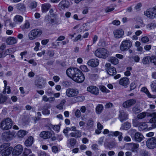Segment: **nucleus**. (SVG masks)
Segmentation results:
<instances>
[{"label": "nucleus", "instance_id": "nucleus-45", "mask_svg": "<svg viewBox=\"0 0 156 156\" xmlns=\"http://www.w3.org/2000/svg\"><path fill=\"white\" fill-rule=\"evenodd\" d=\"M116 145V143L115 142H112L108 143L107 145L104 144L106 147L112 148L114 147Z\"/></svg>", "mask_w": 156, "mask_h": 156}, {"label": "nucleus", "instance_id": "nucleus-33", "mask_svg": "<svg viewBox=\"0 0 156 156\" xmlns=\"http://www.w3.org/2000/svg\"><path fill=\"white\" fill-rule=\"evenodd\" d=\"M51 6L49 3L44 4L42 5V11L43 12H47Z\"/></svg>", "mask_w": 156, "mask_h": 156}, {"label": "nucleus", "instance_id": "nucleus-53", "mask_svg": "<svg viewBox=\"0 0 156 156\" xmlns=\"http://www.w3.org/2000/svg\"><path fill=\"white\" fill-rule=\"evenodd\" d=\"M62 84L63 86L65 87H69L71 85V83L70 82L66 80L63 81Z\"/></svg>", "mask_w": 156, "mask_h": 156}, {"label": "nucleus", "instance_id": "nucleus-24", "mask_svg": "<svg viewBox=\"0 0 156 156\" xmlns=\"http://www.w3.org/2000/svg\"><path fill=\"white\" fill-rule=\"evenodd\" d=\"M17 39L13 37H9L6 40V43L7 44L12 45L15 44L17 43Z\"/></svg>", "mask_w": 156, "mask_h": 156}, {"label": "nucleus", "instance_id": "nucleus-23", "mask_svg": "<svg viewBox=\"0 0 156 156\" xmlns=\"http://www.w3.org/2000/svg\"><path fill=\"white\" fill-rule=\"evenodd\" d=\"M128 119V115L124 111L121 112L119 116V119L120 121L123 122Z\"/></svg>", "mask_w": 156, "mask_h": 156}, {"label": "nucleus", "instance_id": "nucleus-9", "mask_svg": "<svg viewBox=\"0 0 156 156\" xmlns=\"http://www.w3.org/2000/svg\"><path fill=\"white\" fill-rule=\"evenodd\" d=\"M15 134V133L14 131H6L2 133V137L3 139L8 141L11 139Z\"/></svg>", "mask_w": 156, "mask_h": 156}, {"label": "nucleus", "instance_id": "nucleus-29", "mask_svg": "<svg viewBox=\"0 0 156 156\" xmlns=\"http://www.w3.org/2000/svg\"><path fill=\"white\" fill-rule=\"evenodd\" d=\"M51 106L50 105H46L44 106L43 109L42 113L44 115H48L50 114L49 110H48V108H50Z\"/></svg>", "mask_w": 156, "mask_h": 156}, {"label": "nucleus", "instance_id": "nucleus-20", "mask_svg": "<svg viewBox=\"0 0 156 156\" xmlns=\"http://www.w3.org/2000/svg\"><path fill=\"white\" fill-rule=\"evenodd\" d=\"M51 136V133L48 131H43L40 134V136L44 139L49 138Z\"/></svg>", "mask_w": 156, "mask_h": 156}, {"label": "nucleus", "instance_id": "nucleus-30", "mask_svg": "<svg viewBox=\"0 0 156 156\" xmlns=\"http://www.w3.org/2000/svg\"><path fill=\"white\" fill-rule=\"evenodd\" d=\"M131 126V123L129 122H126L122 124L120 127V129L127 130L130 128Z\"/></svg>", "mask_w": 156, "mask_h": 156}, {"label": "nucleus", "instance_id": "nucleus-43", "mask_svg": "<svg viewBox=\"0 0 156 156\" xmlns=\"http://www.w3.org/2000/svg\"><path fill=\"white\" fill-rule=\"evenodd\" d=\"M10 144L8 143H4L0 146V151H1V149H6L9 147H10Z\"/></svg>", "mask_w": 156, "mask_h": 156}, {"label": "nucleus", "instance_id": "nucleus-11", "mask_svg": "<svg viewBox=\"0 0 156 156\" xmlns=\"http://www.w3.org/2000/svg\"><path fill=\"white\" fill-rule=\"evenodd\" d=\"M107 67L106 69L107 73L111 76H113L116 73V70L115 68L111 66V64L110 63H107L105 65Z\"/></svg>", "mask_w": 156, "mask_h": 156}, {"label": "nucleus", "instance_id": "nucleus-5", "mask_svg": "<svg viewBox=\"0 0 156 156\" xmlns=\"http://www.w3.org/2000/svg\"><path fill=\"white\" fill-rule=\"evenodd\" d=\"M72 80L78 83L83 82L85 79L84 76L82 72L78 69L75 75L73 77Z\"/></svg>", "mask_w": 156, "mask_h": 156}, {"label": "nucleus", "instance_id": "nucleus-36", "mask_svg": "<svg viewBox=\"0 0 156 156\" xmlns=\"http://www.w3.org/2000/svg\"><path fill=\"white\" fill-rule=\"evenodd\" d=\"M94 124V121L92 119H90L88 120L86 122V127L88 129H90L93 126Z\"/></svg>", "mask_w": 156, "mask_h": 156}, {"label": "nucleus", "instance_id": "nucleus-48", "mask_svg": "<svg viewBox=\"0 0 156 156\" xmlns=\"http://www.w3.org/2000/svg\"><path fill=\"white\" fill-rule=\"evenodd\" d=\"M132 111L135 114L138 113L140 112L141 110L137 105H135L134 107L132 108Z\"/></svg>", "mask_w": 156, "mask_h": 156}, {"label": "nucleus", "instance_id": "nucleus-38", "mask_svg": "<svg viewBox=\"0 0 156 156\" xmlns=\"http://www.w3.org/2000/svg\"><path fill=\"white\" fill-rule=\"evenodd\" d=\"M147 125L145 122H141L138 126V129L140 131H142L147 128Z\"/></svg>", "mask_w": 156, "mask_h": 156}, {"label": "nucleus", "instance_id": "nucleus-40", "mask_svg": "<svg viewBox=\"0 0 156 156\" xmlns=\"http://www.w3.org/2000/svg\"><path fill=\"white\" fill-rule=\"evenodd\" d=\"M68 144H69L71 147H73L76 144V139L73 138H71L68 140Z\"/></svg>", "mask_w": 156, "mask_h": 156}, {"label": "nucleus", "instance_id": "nucleus-37", "mask_svg": "<svg viewBox=\"0 0 156 156\" xmlns=\"http://www.w3.org/2000/svg\"><path fill=\"white\" fill-rule=\"evenodd\" d=\"M151 57L147 56L144 57L142 60V62L143 64L146 65L149 64V61H150Z\"/></svg>", "mask_w": 156, "mask_h": 156}, {"label": "nucleus", "instance_id": "nucleus-59", "mask_svg": "<svg viewBox=\"0 0 156 156\" xmlns=\"http://www.w3.org/2000/svg\"><path fill=\"white\" fill-rule=\"evenodd\" d=\"M156 27V24L154 23H151L150 24H148L147 25V28H149L150 30Z\"/></svg>", "mask_w": 156, "mask_h": 156}, {"label": "nucleus", "instance_id": "nucleus-27", "mask_svg": "<svg viewBox=\"0 0 156 156\" xmlns=\"http://www.w3.org/2000/svg\"><path fill=\"white\" fill-rule=\"evenodd\" d=\"M34 142V138L32 136H30L25 142V144L27 147L32 145Z\"/></svg>", "mask_w": 156, "mask_h": 156}, {"label": "nucleus", "instance_id": "nucleus-42", "mask_svg": "<svg viewBox=\"0 0 156 156\" xmlns=\"http://www.w3.org/2000/svg\"><path fill=\"white\" fill-rule=\"evenodd\" d=\"M66 102V100L65 99H63L61 101L60 103L57 105L56 108L59 110L63 109V105Z\"/></svg>", "mask_w": 156, "mask_h": 156}, {"label": "nucleus", "instance_id": "nucleus-14", "mask_svg": "<svg viewBox=\"0 0 156 156\" xmlns=\"http://www.w3.org/2000/svg\"><path fill=\"white\" fill-rule=\"evenodd\" d=\"M78 69L76 68H69L66 70V74L68 76L72 79Z\"/></svg>", "mask_w": 156, "mask_h": 156}, {"label": "nucleus", "instance_id": "nucleus-34", "mask_svg": "<svg viewBox=\"0 0 156 156\" xmlns=\"http://www.w3.org/2000/svg\"><path fill=\"white\" fill-rule=\"evenodd\" d=\"M148 113L147 112H143L138 114L137 116V118L139 119H141L145 117Z\"/></svg>", "mask_w": 156, "mask_h": 156}, {"label": "nucleus", "instance_id": "nucleus-47", "mask_svg": "<svg viewBox=\"0 0 156 156\" xmlns=\"http://www.w3.org/2000/svg\"><path fill=\"white\" fill-rule=\"evenodd\" d=\"M151 87L152 91L156 92V80L151 83Z\"/></svg>", "mask_w": 156, "mask_h": 156}, {"label": "nucleus", "instance_id": "nucleus-3", "mask_svg": "<svg viewBox=\"0 0 156 156\" xmlns=\"http://www.w3.org/2000/svg\"><path fill=\"white\" fill-rule=\"evenodd\" d=\"M94 54L98 57L105 58L108 56L109 52L105 48H100L98 49L95 51Z\"/></svg>", "mask_w": 156, "mask_h": 156}, {"label": "nucleus", "instance_id": "nucleus-13", "mask_svg": "<svg viewBox=\"0 0 156 156\" xmlns=\"http://www.w3.org/2000/svg\"><path fill=\"white\" fill-rule=\"evenodd\" d=\"M78 69L76 68H69L66 70V74L68 76L72 79Z\"/></svg>", "mask_w": 156, "mask_h": 156}, {"label": "nucleus", "instance_id": "nucleus-21", "mask_svg": "<svg viewBox=\"0 0 156 156\" xmlns=\"http://www.w3.org/2000/svg\"><path fill=\"white\" fill-rule=\"evenodd\" d=\"M99 61L97 59H91L87 62L88 65L92 67H96L99 65Z\"/></svg>", "mask_w": 156, "mask_h": 156}, {"label": "nucleus", "instance_id": "nucleus-63", "mask_svg": "<svg viewBox=\"0 0 156 156\" xmlns=\"http://www.w3.org/2000/svg\"><path fill=\"white\" fill-rule=\"evenodd\" d=\"M142 6V4L140 3H138L135 6L134 9H136L137 11H139L140 10V8Z\"/></svg>", "mask_w": 156, "mask_h": 156}, {"label": "nucleus", "instance_id": "nucleus-2", "mask_svg": "<svg viewBox=\"0 0 156 156\" xmlns=\"http://www.w3.org/2000/svg\"><path fill=\"white\" fill-rule=\"evenodd\" d=\"M42 33V30L39 29H35L31 30L28 34L30 40H33L39 37Z\"/></svg>", "mask_w": 156, "mask_h": 156}, {"label": "nucleus", "instance_id": "nucleus-12", "mask_svg": "<svg viewBox=\"0 0 156 156\" xmlns=\"http://www.w3.org/2000/svg\"><path fill=\"white\" fill-rule=\"evenodd\" d=\"M23 151L22 146L20 144H18L14 148L12 154L13 155H19L21 154Z\"/></svg>", "mask_w": 156, "mask_h": 156}, {"label": "nucleus", "instance_id": "nucleus-49", "mask_svg": "<svg viewBox=\"0 0 156 156\" xmlns=\"http://www.w3.org/2000/svg\"><path fill=\"white\" fill-rule=\"evenodd\" d=\"M141 91L145 93L149 98H151V94L150 93L148 89L145 87H142L141 90Z\"/></svg>", "mask_w": 156, "mask_h": 156}, {"label": "nucleus", "instance_id": "nucleus-54", "mask_svg": "<svg viewBox=\"0 0 156 156\" xmlns=\"http://www.w3.org/2000/svg\"><path fill=\"white\" fill-rule=\"evenodd\" d=\"M31 152L30 150L25 148L23 154V156H27Z\"/></svg>", "mask_w": 156, "mask_h": 156}, {"label": "nucleus", "instance_id": "nucleus-41", "mask_svg": "<svg viewBox=\"0 0 156 156\" xmlns=\"http://www.w3.org/2000/svg\"><path fill=\"white\" fill-rule=\"evenodd\" d=\"M16 8L20 10L23 11L25 10V7L24 4L20 3L17 4L16 5Z\"/></svg>", "mask_w": 156, "mask_h": 156}, {"label": "nucleus", "instance_id": "nucleus-16", "mask_svg": "<svg viewBox=\"0 0 156 156\" xmlns=\"http://www.w3.org/2000/svg\"><path fill=\"white\" fill-rule=\"evenodd\" d=\"M113 34L115 38L117 39L120 38L123 36L124 34V32L123 30L118 29L114 30Z\"/></svg>", "mask_w": 156, "mask_h": 156}, {"label": "nucleus", "instance_id": "nucleus-50", "mask_svg": "<svg viewBox=\"0 0 156 156\" xmlns=\"http://www.w3.org/2000/svg\"><path fill=\"white\" fill-rule=\"evenodd\" d=\"M111 62L113 64L116 65L118 64L119 61L117 58L115 57H112L109 59Z\"/></svg>", "mask_w": 156, "mask_h": 156}, {"label": "nucleus", "instance_id": "nucleus-22", "mask_svg": "<svg viewBox=\"0 0 156 156\" xmlns=\"http://www.w3.org/2000/svg\"><path fill=\"white\" fill-rule=\"evenodd\" d=\"M12 150V147H9L6 149H1L0 153H1L2 156H8L11 154Z\"/></svg>", "mask_w": 156, "mask_h": 156}, {"label": "nucleus", "instance_id": "nucleus-52", "mask_svg": "<svg viewBox=\"0 0 156 156\" xmlns=\"http://www.w3.org/2000/svg\"><path fill=\"white\" fill-rule=\"evenodd\" d=\"M141 123V122L139 121L137 119H133V125L135 127H138Z\"/></svg>", "mask_w": 156, "mask_h": 156}, {"label": "nucleus", "instance_id": "nucleus-15", "mask_svg": "<svg viewBox=\"0 0 156 156\" xmlns=\"http://www.w3.org/2000/svg\"><path fill=\"white\" fill-rule=\"evenodd\" d=\"M136 102V100L134 99H131L127 100L124 102L122 104L123 107L126 108H128L134 105Z\"/></svg>", "mask_w": 156, "mask_h": 156}, {"label": "nucleus", "instance_id": "nucleus-17", "mask_svg": "<svg viewBox=\"0 0 156 156\" xmlns=\"http://www.w3.org/2000/svg\"><path fill=\"white\" fill-rule=\"evenodd\" d=\"M87 90L88 91L95 95H97L99 94V90L95 86H90L87 88Z\"/></svg>", "mask_w": 156, "mask_h": 156}, {"label": "nucleus", "instance_id": "nucleus-44", "mask_svg": "<svg viewBox=\"0 0 156 156\" xmlns=\"http://www.w3.org/2000/svg\"><path fill=\"white\" fill-rule=\"evenodd\" d=\"M14 20L16 22H21L23 20V17L19 15H16L14 18Z\"/></svg>", "mask_w": 156, "mask_h": 156}, {"label": "nucleus", "instance_id": "nucleus-62", "mask_svg": "<svg viewBox=\"0 0 156 156\" xmlns=\"http://www.w3.org/2000/svg\"><path fill=\"white\" fill-rule=\"evenodd\" d=\"M75 115L77 118L80 117L81 115V113L80 110L79 109H77L75 112Z\"/></svg>", "mask_w": 156, "mask_h": 156}, {"label": "nucleus", "instance_id": "nucleus-4", "mask_svg": "<svg viewBox=\"0 0 156 156\" xmlns=\"http://www.w3.org/2000/svg\"><path fill=\"white\" fill-rule=\"evenodd\" d=\"M132 43L129 40H123L120 45V49L122 51L128 50L132 46Z\"/></svg>", "mask_w": 156, "mask_h": 156}, {"label": "nucleus", "instance_id": "nucleus-60", "mask_svg": "<svg viewBox=\"0 0 156 156\" xmlns=\"http://www.w3.org/2000/svg\"><path fill=\"white\" fill-rule=\"evenodd\" d=\"M132 58L136 62H139L140 58L138 55H135L133 56Z\"/></svg>", "mask_w": 156, "mask_h": 156}, {"label": "nucleus", "instance_id": "nucleus-18", "mask_svg": "<svg viewBox=\"0 0 156 156\" xmlns=\"http://www.w3.org/2000/svg\"><path fill=\"white\" fill-rule=\"evenodd\" d=\"M46 84V81L42 78H39L35 83V85L38 88L41 89Z\"/></svg>", "mask_w": 156, "mask_h": 156}, {"label": "nucleus", "instance_id": "nucleus-32", "mask_svg": "<svg viewBox=\"0 0 156 156\" xmlns=\"http://www.w3.org/2000/svg\"><path fill=\"white\" fill-rule=\"evenodd\" d=\"M147 116H150L152 117L149 120V122H155L156 123V113L153 112L147 115Z\"/></svg>", "mask_w": 156, "mask_h": 156}, {"label": "nucleus", "instance_id": "nucleus-8", "mask_svg": "<svg viewBox=\"0 0 156 156\" xmlns=\"http://www.w3.org/2000/svg\"><path fill=\"white\" fill-rule=\"evenodd\" d=\"M79 93L78 90L75 88H69L66 90V94L68 97H73L76 96Z\"/></svg>", "mask_w": 156, "mask_h": 156}, {"label": "nucleus", "instance_id": "nucleus-64", "mask_svg": "<svg viewBox=\"0 0 156 156\" xmlns=\"http://www.w3.org/2000/svg\"><path fill=\"white\" fill-rule=\"evenodd\" d=\"M98 146L96 144H94L92 145L91 148L94 151H96L98 150Z\"/></svg>", "mask_w": 156, "mask_h": 156}, {"label": "nucleus", "instance_id": "nucleus-61", "mask_svg": "<svg viewBox=\"0 0 156 156\" xmlns=\"http://www.w3.org/2000/svg\"><path fill=\"white\" fill-rule=\"evenodd\" d=\"M141 41L143 42L146 43L149 41V39L147 37L145 36L141 38Z\"/></svg>", "mask_w": 156, "mask_h": 156}, {"label": "nucleus", "instance_id": "nucleus-31", "mask_svg": "<svg viewBox=\"0 0 156 156\" xmlns=\"http://www.w3.org/2000/svg\"><path fill=\"white\" fill-rule=\"evenodd\" d=\"M103 108V106L101 104H98L96 108V113L98 114H100L102 112Z\"/></svg>", "mask_w": 156, "mask_h": 156}, {"label": "nucleus", "instance_id": "nucleus-57", "mask_svg": "<svg viewBox=\"0 0 156 156\" xmlns=\"http://www.w3.org/2000/svg\"><path fill=\"white\" fill-rule=\"evenodd\" d=\"M149 123L151 124V126L149 127L148 129L149 130H151L152 129H155L156 128V123L153 122H149Z\"/></svg>", "mask_w": 156, "mask_h": 156}, {"label": "nucleus", "instance_id": "nucleus-1", "mask_svg": "<svg viewBox=\"0 0 156 156\" xmlns=\"http://www.w3.org/2000/svg\"><path fill=\"white\" fill-rule=\"evenodd\" d=\"M13 125L12 120L9 118L4 119L0 123V127L2 130H7L10 129Z\"/></svg>", "mask_w": 156, "mask_h": 156}, {"label": "nucleus", "instance_id": "nucleus-7", "mask_svg": "<svg viewBox=\"0 0 156 156\" xmlns=\"http://www.w3.org/2000/svg\"><path fill=\"white\" fill-rule=\"evenodd\" d=\"M146 145L149 149H153L156 147V138L152 137L149 138L146 141Z\"/></svg>", "mask_w": 156, "mask_h": 156}, {"label": "nucleus", "instance_id": "nucleus-46", "mask_svg": "<svg viewBox=\"0 0 156 156\" xmlns=\"http://www.w3.org/2000/svg\"><path fill=\"white\" fill-rule=\"evenodd\" d=\"M27 133L25 130H20L18 132V136L19 137L22 138L26 135Z\"/></svg>", "mask_w": 156, "mask_h": 156}, {"label": "nucleus", "instance_id": "nucleus-26", "mask_svg": "<svg viewBox=\"0 0 156 156\" xmlns=\"http://www.w3.org/2000/svg\"><path fill=\"white\" fill-rule=\"evenodd\" d=\"M129 83V80L128 78L124 77L121 79L119 81V84L124 86H126Z\"/></svg>", "mask_w": 156, "mask_h": 156}, {"label": "nucleus", "instance_id": "nucleus-28", "mask_svg": "<svg viewBox=\"0 0 156 156\" xmlns=\"http://www.w3.org/2000/svg\"><path fill=\"white\" fill-rule=\"evenodd\" d=\"M70 133V136L76 138H80L81 135V132L78 130H76Z\"/></svg>", "mask_w": 156, "mask_h": 156}, {"label": "nucleus", "instance_id": "nucleus-6", "mask_svg": "<svg viewBox=\"0 0 156 156\" xmlns=\"http://www.w3.org/2000/svg\"><path fill=\"white\" fill-rule=\"evenodd\" d=\"M144 14L148 18L153 19L156 17V5L153 8L147 9L144 12Z\"/></svg>", "mask_w": 156, "mask_h": 156}, {"label": "nucleus", "instance_id": "nucleus-25", "mask_svg": "<svg viewBox=\"0 0 156 156\" xmlns=\"http://www.w3.org/2000/svg\"><path fill=\"white\" fill-rule=\"evenodd\" d=\"M68 2L66 1H61L58 5V7L60 9H64L66 8H68Z\"/></svg>", "mask_w": 156, "mask_h": 156}, {"label": "nucleus", "instance_id": "nucleus-55", "mask_svg": "<svg viewBox=\"0 0 156 156\" xmlns=\"http://www.w3.org/2000/svg\"><path fill=\"white\" fill-rule=\"evenodd\" d=\"M80 69L83 71L85 72H88L89 70L87 68V66L85 65L81 66H80Z\"/></svg>", "mask_w": 156, "mask_h": 156}, {"label": "nucleus", "instance_id": "nucleus-35", "mask_svg": "<svg viewBox=\"0 0 156 156\" xmlns=\"http://www.w3.org/2000/svg\"><path fill=\"white\" fill-rule=\"evenodd\" d=\"M30 23L28 21H26L24 24L20 26V27L23 30H24L30 28Z\"/></svg>", "mask_w": 156, "mask_h": 156}, {"label": "nucleus", "instance_id": "nucleus-10", "mask_svg": "<svg viewBox=\"0 0 156 156\" xmlns=\"http://www.w3.org/2000/svg\"><path fill=\"white\" fill-rule=\"evenodd\" d=\"M126 146L128 150L133 152H137L139 147L138 144L134 143H127L126 144Z\"/></svg>", "mask_w": 156, "mask_h": 156}, {"label": "nucleus", "instance_id": "nucleus-51", "mask_svg": "<svg viewBox=\"0 0 156 156\" xmlns=\"http://www.w3.org/2000/svg\"><path fill=\"white\" fill-rule=\"evenodd\" d=\"M121 134L122 133L118 131L115 132H110V134H109V136H117L119 135L120 134Z\"/></svg>", "mask_w": 156, "mask_h": 156}, {"label": "nucleus", "instance_id": "nucleus-56", "mask_svg": "<svg viewBox=\"0 0 156 156\" xmlns=\"http://www.w3.org/2000/svg\"><path fill=\"white\" fill-rule=\"evenodd\" d=\"M150 62L154 65H156V57L154 56L151 57Z\"/></svg>", "mask_w": 156, "mask_h": 156}, {"label": "nucleus", "instance_id": "nucleus-58", "mask_svg": "<svg viewBox=\"0 0 156 156\" xmlns=\"http://www.w3.org/2000/svg\"><path fill=\"white\" fill-rule=\"evenodd\" d=\"M100 90L103 92L108 93L109 90L107 89V88L104 86H101L100 87Z\"/></svg>", "mask_w": 156, "mask_h": 156}, {"label": "nucleus", "instance_id": "nucleus-39", "mask_svg": "<svg viewBox=\"0 0 156 156\" xmlns=\"http://www.w3.org/2000/svg\"><path fill=\"white\" fill-rule=\"evenodd\" d=\"M8 97L2 94H0V104H4L7 100Z\"/></svg>", "mask_w": 156, "mask_h": 156}, {"label": "nucleus", "instance_id": "nucleus-19", "mask_svg": "<svg viewBox=\"0 0 156 156\" xmlns=\"http://www.w3.org/2000/svg\"><path fill=\"white\" fill-rule=\"evenodd\" d=\"M144 137L142 133L139 132L136 133L133 136L134 140L137 142H141L143 139Z\"/></svg>", "mask_w": 156, "mask_h": 156}]
</instances>
